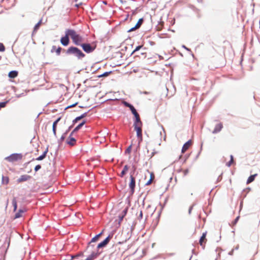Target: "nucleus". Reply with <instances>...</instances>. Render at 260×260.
Here are the masks:
<instances>
[{"instance_id": "c9c22d12", "label": "nucleus", "mask_w": 260, "mask_h": 260, "mask_svg": "<svg viewBox=\"0 0 260 260\" xmlns=\"http://www.w3.org/2000/svg\"><path fill=\"white\" fill-rule=\"evenodd\" d=\"M41 168V166L40 165H37L35 168V171H38Z\"/></svg>"}, {"instance_id": "f8f14e48", "label": "nucleus", "mask_w": 260, "mask_h": 260, "mask_svg": "<svg viewBox=\"0 0 260 260\" xmlns=\"http://www.w3.org/2000/svg\"><path fill=\"white\" fill-rule=\"evenodd\" d=\"M192 145L191 140H189L187 142H186L183 146L182 148L181 152L182 153H185L187 150L189 148L190 146Z\"/></svg>"}, {"instance_id": "393cba45", "label": "nucleus", "mask_w": 260, "mask_h": 260, "mask_svg": "<svg viewBox=\"0 0 260 260\" xmlns=\"http://www.w3.org/2000/svg\"><path fill=\"white\" fill-rule=\"evenodd\" d=\"M42 24V20H40L35 26L34 31H37Z\"/></svg>"}, {"instance_id": "6e6552de", "label": "nucleus", "mask_w": 260, "mask_h": 260, "mask_svg": "<svg viewBox=\"0 0 260 260\" xmlns=\"http://www.w3.org/2000/svg\"><path fill=\"white\" fill-rule=\"evenodd\" d=\"M103 231L101 233H100L99 234L96 235L95 237H94L91 240V242L89 243L88 244V246L87 247V249H93L94 248V247L95 246V245L94 244H92L91 243L92 242H95L96 241H97L99 239V238L101 236V235H102L103 234Z\"/></svg>"}, {"instance_id": "9b49d317", "label": "nucleus", "mask_w": 260, "mask_h": 260, "mask_svg": "<svg viewBox=\"0 0 260 260\" xmlns=\"http://www.w3.org/2000/svg\"><path fill=\"white\" fill-rule=\"evenodd\" d=\"M31 178V176L28 175H21L17 180L18 183L26 181Z\"/></svg>"}, {"instance_id": "ea45409f", "label": "nucleus", "mask_w": 260, "mask_h": 260, "mask_svg": "<svg viewBox=\"0 0 260 260\" xmlns=\"http://www.w3.org/2000/svg\"><path fill=\"white\" fill-rule=\"evenodd\" d=\"M81 119H82L81 116H79V117H76V118L75 119V120L78 121V120H80Z\"/></svg>"}, {"instance_id": "c03bdc74", "label": "nucleus", "mask_w": 260, "mask_h": 260, "mask_svg": "<svg viewBox=\"0 0 260 260\" xmlns=\"http://www.w3.org/2000/svg\"><path fill=\"white\" fill-rule=\"evenodd\" d=\"M48 2H49V1H47V0H44V4H45V3H48Z\"/></svg>"}, {"instance_id": "20e7f679", "label": "nucleus", "mask_w": 260, "mask_h": 260, "mask_svg": "<svg viewBox=\"0 0 260 260\" xmlns=\"http://www.w3.org/2000/svg\"><path fill=\"white\" fill-rule=\"evenodd\" d=\"M67 53L69 54H74L79 59L82 58L85 56V55L79 49L73 46L69 47L67 49Z\"/></svg>"}, {"instance_id": "a211bd4d", "label": "nucleus", "mask_w": 260, "mask_h": 260, "mask_svg": "<svg viewBox=\"0 0 260 260\" xmlns=\"http://www.w3.org/2000/svg\"><path fill=\"white\" fill-rule=\"evenodd\" d=\"M257 176V174H255L250 176L247 180L246 183L248 184L253 182L254 180L255 177Z\"/></svg>"}, {"instance_id": "f257e3e1", "label": "nucleus", "mask_w": 260, "mask_h": 260, "mask_svg": "<svg viewBox=\"0 0 260 260\" xmlns=\"http://www.w3.org/2000/svg\"><path fill=\"white\" fill-rule=\"evenodd\" d=\"M112 236L109 235L103 242L99 243L96 247V251H93L85 260H93L96 258L101 253V251H99V250L101 248L105 247L109 242Z\"/></svg>"}, {"instance_id": "7c9ffc66", "label": "nucleus", "mask_w": 260, "mask_h": 260, "mask_svg": "<svg viewBox=\"0 0 260 260\" xmlns=\"http://www.w3.org/2000/svg\"><path fill=\"white\" fill-rule=\"evenodd\" d=\"M61 50V48L60 47H58V48H57L56 49V53L57 55H60Z\"/></svg>"}, {"instance_id": "de8ad7c7", "label": "nucleus", "mask_w": 260, "mask_h": 260, "mask_svg": "<svg viewBox=\"0 0 260 260\" xmlns=\"http://www.w3.org/2000/svg\"><path fill=\"white\" fill-rule=\"evenodd\" d=\"M76 1H77L78 0H75Z\"/></svg>"}, {"instance_id": "f704fd0d", "label": "nucleus", "mask_w": 260, "mask_h": 260, "mask_svg": "<svg viewBox=\"0 0 260 260\" xmlns=\"http://www.w3.org/2000/svg\"><path fill=\"white\" fill-rule=\"evenodd\" d=\"M52 130L54 134L56 135V126L53 125L52 126Z\"/></svg>"}, {"instance_id": "58836bf2", "label": "nucleus", "mask_w": 260, "mask_h": 260, "mask_svg": "<svg viewBox=\"0 0 260 260\" xmlns=\"http://www.w3.org/2000/svg\"><path fill=\"white\" fill-rule=\"evenodd\" d=\"M86 116V113H84L82 115H81L80 116H81V118H83L85 117Z\"/></svg>"}, {"instance_id": "b1692460", "label": "nucleus", "mask_w": 260, "mask_h": 260, "mask_svg": "<svg viewBox=\"0 0 260 260\" xmlns=\"http://www.w3.org/2000/svg\"><path fill=\"white\" fill-rule=\"evenodd\" d=\"M24 212V210H23L22 209L19 210V211L17 213H16L15 218H19V217H21L22 213H23Z\"/></svg>"}, {"instance_id": "7ed1b4c3", "label": "nucleus", "mask_w": 260, "mask_h": 260, "mask_svg": "<svg viewBox=\"0 0 260 260\" xmlns=\"http://www.w3.org/2000/svg\"><path fill=\"white\" fill-rule=\"evenodd\" d=\"M67 35H69L70 37L72 39L73 43L76 45L80 46L83 42V38L79 35L73 29L67 30Z\"/></svg>"}, {"instance_id": "dca6fc26", "label": "nucleus", "mask_w": 260, "mask_h": 260, "mask_svg": "<svg viewBox=\"0 0 260 260\" xmlns=\"http://www.w3.org/2000/svg\"><path fill=\"white\" fill-rule=\"evenodd\" d=\"M222 127H223V126H222V123H219L217 124L215 126L214 131H213V133L215 134L218 132H219L221 130Z\"/></svg>"}, {"instance_id": "423d86ee", "label": "nucleus", "mask_w": 260, "mask_h": 260, "mask_svg": "<svg viewBox=\"0 0 260 260\" xmlns=\"http://www.w3.org/2000/svg\"><path fill=\"white\" fill-rule=\"evenodd\" d=\"M22 158V155L20 154H13L6 157V159L9 162H14Z\"/></svg>"}, {"instance_id": "e433bc0d", "label": "nucleus", "mask_w": 260, "mask_h": 260, "mask_svg": "<svg viewBox=\"0 0 260 260\" xmlns=\"http://www.w3.org/2000/svg\"><path fill=\"white\" fill-rule=\"evenodd\" d=\"M182 172H183V175L184 176H185L188 173V170L185 169V170H183Z\"/></svg>"}, {"instance_id": "c756f323", "label": "nucleus", "mask_w": 260, "mask_h": 260, "mask_svg": "<svg viewBox=\"0 0 260 260\" xmlns=\"http://www.w3.org/2000/svg\"><path fill=\"white\" fill-rule=\"evenodd\" d=\"M5 50V47L3 44L0 43V51L3 52Z\"/></svg>"}, {"instance_id": "a878e982", "label": "nucleus", "mask_w": 260, "mask_h": 260, "mask_svg": "<svg viewBox=\"0 0 260 260\" xmlns=\"http://www.w3.org/2000/svg\"><path fill=\"white\" fill-rule=\"evenodd\" d=\"M84 124H85V121H83L82 123H81L80 124H79L78 126H77L74 128L73 132H75L78 131Z\"/></svg>"}, {"instance_id": "f3484780", "label": "nucleus", "mask_w": 260, "mask_h": 260, "mask_svg": "<svg viewBox=\"0 0 260 260\" xmlns=\"http://www.w3.org/2000/svg\"><path fill=\"white\" fill-rule=\"evenodd\" d=\"M129 167L127 165H125L122 170L121 172L119 174V176L121 177H123L127 172L128 170Z\"/></svg>"}, {"instance_id": "0eeeda50", "label": "nucleus", "mask_w": 260, "mask_h": 260, "mask_svg": "<svg viewBox=\"0 0 260 260\" xmlns=\"http://www.w3.org/2000/svg\"><path fill=\"white\" fill-rule=\"evenodd\" d=\"M136 185L135 178L133 176L132 173L130 174V182L129 183V187L131 189V193L133 194L135 191V188Z\"/></svg>"}, {"instance_id": "aec40b11", "label": "nucleus", "mask_w": 260, "mask_h": 260, "mask_svg": "<svg viewBox=\"0 0 260 260\" xmlns=\"http://www.w3.org/2000/svg\"><path fill=\"white\" fill-rule=\"evenodd\" d=\"M154 175L153 173H150V179H149V180L148 181H147L145 183V185H149L151 184V183L152 182L153 180H154Z\"/></svg>"}, {"instance_id": "5701e85b", "label": "nucleus", "mask_w": 260, "mask_h": 260, "mask_svg": "<svg viewBox=\"0 0 260 260\" xmlns=\"http://www.w3.org/2000/svg\"><path fill=\"white\" fill-rule=\"evenodd\" d=\"M47 151H48L47 150L45 151L42 155H41V156H40L39 157H38V158H36V160H41L43 159L46 157Z\"/></svg>"}, {"instance_id": "f03ea898", "label": "nucleus", "mask_w": 260, "mask_h": 260, "mask_svg": "<svg viewBox=\"0 0 260 260\" xmlns=\"http://www.w3.org/2000/svg\"><path fill=\"white\" fill-rule=\"evenodd\" d=\"M135 120L134 123L135 130L137 132V136L141 140L142 139V122L141 121L140 116L138 113L134 114Z\"/></svg>"}, {"instance_id": "bb28decb", "label": "nucleus", "mask_w": 260, "mask_h": 260, "mask_svg": "<svg viewBox=\"0 0 260 260\" xmlns=\"http://www.w3.org/2000/svg\"><path fill=\"white\" fill-rule=\"evenodd\" d=\"M230 158H231V160L226 164V166L229 167H230L232 165V164L234 163V158H233V156L232 155H231L230 156Z\"/></svg>"}, {"instance_id": "37998d69", "label": "nucleus", "mask_w": 260, "mask_h": 260, "mask_svg": "<svg viewBox=\"0 0 260 260\" xmlns=\"http://www.w3.org/2000/svg\"><path fill=\"white\" fill-rule=\"evenodd\" d=\"M142 215H143L142 212L141 211L140 212V216L142 218Z\"/></svg>"}, {"instance_id": "72a5a7b5", "label": "nucleus", "mask_w": 260, "mask_h": 260, "mask_svg": "<svg viewBox=\"0 0 260 260\" xmlns=\"http://www.w3.org/2000/svg\"><path fill=\"white\" fill-rule=\"evenodd\" d=\"M61 118L60 117H59L58 118H57L53 123V125H54L55 126H57V124L58 123V122L60 121Z\"/></svg>"}, {"instance_id": "4be33fe9", "label": "nucleus", "mask_w": 260, "mask_h": 260, "mask_svg": "<svg viewBox=\"0 0 260 260\" xmlns=\"http://www.w3.org/2000/svg\"><path fill=\"white\" fill-rule=\"evenodd\" d=\"M127 211V208L125 209L122 212L123 214L122 215H120L119 216V223H120V222H121V221L123 220V217L126 214Z\"/></svg>"}, {"instance_id": "2eb2a0df", "label": "nucleus", "mask_w": 260, "mask_h": 260, "mask_svg": "<svg viewBox=\"0 0 260 260\" xmlns=\"http://www.w3.org/2000/svg\"><path fill=\"white\" fill-rule=\"evenodd\" d=\"M124 105L129 108L131 110V111H132V113L134 115L135 114H136L137 113H138L136 110V109L134 108V107L131 104H130L129 103H128L127 102H125L124 103Z\"/></svg>"}, {"instance_id": "a19ab883", "label": "nucleus", "mask_w": 260, "mask_h": 260, "mask_svg": "<svg viewBox=\"0 0 260 260\" xmlns=\"http://www.w3.org/2000/svg\"><path fill=\"white\" fill-rule=\"evenodd\" d=\"M76 105H77V104H74V105H71L70 106H68V108L73 107L75 106Z\"/></svg>"}, {"instance_id": "6ab92c4d", "label": "nucleus", "mask_w": 260, "mask_h": 260, "mask_svg": "<svg viewBox=\"0 0 260 260\" xmlns=\"http://www.w3.org/2000/svg\"><path fill=\"white\" fill-rule=\"evenodd\" d=\"M18 75V73L17 71H12L9 72L8 76L10 78H14L16 77Z\"/></svg>"}, {"instance_id": "1a4fd4ad", "label": "nucleus", "mask_w": 260, "mask_h": 260, "mask_svg": "<svg viewBox=\"0 0 260 260\" xmlns=\"http://www.w3.org/2000/svg\"><path fill=\"white\" fill-rule=\"evenodd\" d=\"M69 35H67V30L66 32V36L60 39V42L63 46H67L69 44Z\"/></svg>"}, {"instance_id": "9d476101", "label": "nucleus", "mask_w": 260, "mask_h": 260, "mask_svg": "<svg viewBox=\"0 0 260 260\" xmlns=\"http://www.w3.org/2000/svg\"><path fill=\"white\" fill-rule=\"evenodd\" d=\"M73 133L74 132H73L71 133V134L69 136V137L67 141V144H68L69 145H70L71 146L74 145L76 142V139L72 137V135H73Z\"/></svg>"}, {"instance_id": "2f4dec72", "label": "nucleus", "mask_w": 260, "mask_h": 260, "mask_svg": "<svg viewBox=\"0 0 260 260\" xmlns=\"http://www.w3.org/2000/svg\"><path fill=\"white\" fill-rule=\"evenodd\" d=\"M132 149V145H130L126 150L125 153H130Z\"/></svg>"}, {"instance_id": "cd10ccee", "label": "nucleus", "mask_w": 260, "mask_h": 260, "mask_svg": "<svg viewBox=\"0 0 260 260\" xmlns=\"http://www.w3.org/2000/svg\"><path fill=\"white\" fill-rule=\"evenodd\" d=\"M12 204L14 207V210L16 211L17 209V201L15 198H14L12 200Z\"/></svg>"}, {"instance_id": "4c0bfd02", "label": "nucleus", "mask_w": 260, "mask_h": 260, "mask_svg": "<svg viewBox=\"0 0 260 260\" xmlns=\"http://www.w3.org/2000/svg\"><path fill=\"white\" fill-rule=\"evenodd\" d=\"M142 47V46H137L136 49L134 50V51H133V52H135L137 51H138L140 48H141Z\"/></svg>"}, {"instance_id": "79ce46f5", "label": "nucleus", "mask_w": 260, "mask_h": 260, "mask_svg": "<svg viewBox=\"0 0 260 260\" xmlns=\"http://www.w3.org/2000/svg\"><path fill=\"white\" fill-rule=\"evenodd\" d=\"M56 49V47L55 46H53L52 47V52H53V50H55Z\"/></svg>"}, {"instance_id": "412c9836", "label": "nucleus", "mask_w": 260, "mask_h": 260, "mask_svg": "<svg viewBox=\"0 0 260 260\" xmlns=\"http://www.w3.org/2000/svg\"><path fill=\"white\" fill-rule=\"evenodd\" d=\"M2 183L4 184H8L9 182V178L7 176H3L2 177Z\"/></svg>"}, {"instance_id": "a18cd8bd", "label": "nucleus", "mask_w": 260, "mask_h": 260, "mask_svg": "<svg viewBox=\"0 0 260 260\" xmlns=\"http://www.w3.org/2000/svg\"><path fill=\"white\" fill-rule=\"evenodd\" d=\"M64 138H65V136H62L61 137V139L62 140H63L64 139Z\"/></svg>"}, {"instance_id": "473e14b6", "label": "nucleus", "mask_w": 260, "mask_h": 260, "mask_svg": "<svg viewBox=\"0 0 260 260\" xmlns=\"http://www.w3.org/2000/svg\"><path fill=\"white\" fill-rule=\"evenodd\" d=\"M110 72H105L101 75H100L99 77H106L108 76L110 74Z\"/></svg>"}, {"instance_id": "ddd939ff", "label": "nucleus", "mask_w": 260, "mask_h": 260, "mask_svg": "<svg viewBox=\"0 0 260 260\" xmlns=\"http://www.w3.org/2000/svg\"><path fill=\"white\" fill-rule=\"evenodd\" d=\"M206 235H207V232L203 233L202 234V236H201V237L200 239L199 243L201 246H204V245L206 243V241H207V239L206 238Z\"/></svg>"}, {"instance_id": "39448f33", "label": "nucleus", "mask_w": 260, "mask_h": 260, "mask_svg": "<svg viewBox=\"0 0 260 260\" xmlns=\"http://www.w3.org/2000/svg\"><path fill=\"white\" fill-rule=\"evenodd\" d=\"M80 46H81L83 50L87 53H90L93 52L95 49V45H91L88 43H83Z\"/></svg>"}, {"instance_id": "49530a36", "label": "nucleus", "mask_w": 260, "mask_h": 260, "mask_svg": "<svg viewBox=\"0 0 260 260\" xmlns=\"http://www.w3.org/2000/svg\"><path fill=\"white\" fill-rule=\"evenodd\" d=\"M76 6L77 7H79V5L77 4V5H76Z\"/></svg>"}, {"instance_id": "c85d7f7f", "label": "nucleus", "mask_w": 260, "mask_h": 260, "mask_svg": "<svg viewBox=\"0 0 260 260\" xmlns=\"http://www.w3.org/2000/svg\"><path fill=\"white\" fill-rule=\"evenodd\" d=\"M8 102H1L0 103V108H4L6 107Z\"/></svg>"}, {"instance_id": "4468645a", "label": "nucleus", "mask_w": 260, "mask_h": 260, "mask_svg": "<svg viewBox=\"0 0 260 260\" xmlns=\"http://www.w3.org/2000/svg\"><path fill=\"white\" fill-rule=\"evenodd\" d=\"M143 21V19H142V18L138 20V21L137 23L136 24L135 26V27H133V28H131V29L128 30V31H134V30H135V29H137V28H139L140 27V26L141 25V24H142V23Z\"/></svg>"}]
</instances>
